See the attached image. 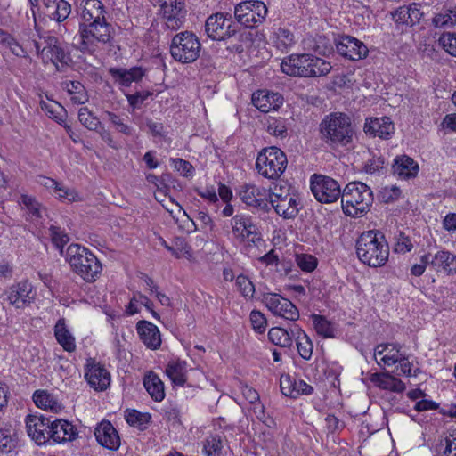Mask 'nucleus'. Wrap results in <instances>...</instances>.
<instances>
[{"instance_id":"f257e3e1","label":"nucleus","mask_w":456,"mask_h":456,"mask_svg":"<svg viewBox=\"0 0 456 456\" xmlns=\"http://www.w3.org/2000/svg\"><path fill=\"white\" fill-rule=\"evenodd\" d=\"M113 36L114 29L106 20L79 23L75 45L83 53L94 54L105 50Z\"/></svg>"},{"instance_id":"f03ea898","label":"nucleus","mask_w":456,"mask_h":456,"mask_svg":"<svg viewBox=\"0 0 456 456\" xmlns=\"http://www.w3.org/2000/svg\"><path fill=\"white\" fill-rule=\"evenodd\" d=\"M319 130L321 139L333 149L347 146L354 135L351 118L342 112L327 115L320 123Z\"/></svg>"},{"instance_id":"7ed1b4c3","label":"nucleus","mask_w":456,"mask_h":456,"mask_svg":"<svg viewBox=\"0 0 456 456\" xmlns=\"http://www.w3.org/2000/svg\"><path fill=\"white\" fill-rule=\"evenodd\" d=\"M359 260L370 267L385 265L389 256V247L385 236L379 231L362 232L356 240Z\"/></svg>"},{"instance_id":"20e7f679","label":"nucleus","mask_w":456,"mask_h":456,"mask_svg":"<svg viewBox=\"0 0 456 456\" xmlns=\"http://www.w3.org/2000/svg\"><path fill=\"white\" fill-rule=\"evenodd\" d=\"M281 69L288 76L311 77L327 75L331 65L312 54H291L282 60Z\"/></svg>"},{"instance_id":"39448f33","label":"nucleus","mask_w":456,"mask_h":456,"mask_svg":"<svg viewBox=\"0 0 456 456\" xmlns=\"http://www.w3.org/2000/svg\"><path fill=\"white\" fill-rule=\"evenodd\" d=\"M72 270L86 282H94L102 272V264L86 247L70 244L65 254Z\"/></svg>"},{"instance_id":"423d86ee","label":"nucleus","mask_w":456,"mask_h":456,"mask_svg":"<svg viewBox=\"0 0 456 456\" xmlns=\"http://www.w3.org/2000/svg\"><path fill=\"white\" fill-rule=\"evenodd\" d=\"M372 190L361 182L349 183L344 189L341 198L345 215L357 217L367 213L373 203Z\"/></svg>"},{"instance_id":"0eeeda50","label":"nucleus","mask_w":456,"mask_h":456,"mask_svg":"<svg viewBox=\"0 0 456 456\" xmlns=\"http://www.w3.org/2000/svg\"><path fill=\"white\" fill-rule=\"evenodd\" d=\"M34 45L43 63L53 64L57 71H64L72 62L67 47L53 36H40L34 41Z\"/></svg>"},{"instance_id":"6e6552de","label":"nucleus","mask_w":456,"mask_h":456,"mask_svg":"<svg viewBox=\"0 0 456 456\" xmlns=\"http://www.w3.org/2000/svg\"><path fill=\"white\" fill-rule=\"evenodd\" d=\"M287 164L285 153L274 146L263 149L256 160L258 173L268 179L279 178L286 170Z\"/></svg>"},{"instance_id":"1a4fd4ad","label":"nucleus","mask_w":456,"mask_h":456,"mask_svg":"<svg viewBox=\"0 0 456 456\" xmlns=\"http://www.w3.org/2000/svg\"><path fill=\"white\" fill-rule=\"evenodd\" d=\"M200 49L201 44L199 38L191 32L183 31L173 37L170 53L176 61L191 63L199 58Z\"/></svg>"},{"instance_id":"9d476101","label":"nucleus","mask_w":456,"mask_h":456,"mask_svg":"<svg viewBox=\"0 0 456 456\" xmlns=\"http://www.w3.org/2000/svg\"><path fill=\"white\" fill-rule=\"evenodd\" d=\"M268 9L265 4L258 0L241 2L234 7V17L238 23L247 28H255L266 18Z\"/></svg>"},{"instance_id":"9b49d317","label":"nucleus","mask_w":456,"mask_h":456,"mask_svg":"<svg viewBox=\"0 0 456 456\" xmlns=\"http://www.w3.org/2000/svg\"><path fill=\"white\" fill-rule=\"evenodd\" d=\"M311 191L321 203H332L342 198L338 183L331 177L314 174L310 181Z\"/></svg>"},{"instance_id":"f8f14e48","label":"nucleus","mask_w":456,"mask_h":456,"mask_svg":"<svg viewBox=\"0 0 456 456\" xmlns=\"http://www.w3.org/2000/svg\"><path fill=\"white\" fill-rule=\"evenodd\" d=\"M262 301L267 309L275 316L293 322L298 320L300 316L297 306L290 300L283 297L280 294L272 292L265 293Z\"/></svg>"},{"instance_id":"ddd939ff","label":"nucleus","mask_w":456,"mask_h":456,"mask_svg":"<svg viewBox=\"0 0 456 456\" xmlns=\"http://www.w3.org/2000/svg\"><path fill=\"white\" fill-rule=\"evenodd\" d=\"M232 232L235 239L241 242L256 244L261 240L256 226L249 216L238 214L231 219Z\"/></svg>"},{"instance_id":"4468645a","label":"nucleus","mask_w":456,"mask_h":456,"mask_svg":"<svg viewBox=\"0 0 456 456\" xmlns=\"http://www.w3.org/2000/svg\"><path fill=\"white\" fill-rule=\"evenodd\" d=\"M231 15L217 12L210 15L205 23V31L213 40H224L236 35V29L232 23L225 25Z\"/></svg>"},{"instance_id":"2eb2a0df","label":"nucleus","mask_w":456,"mask_h":456,"mask_svg":"<svg viewBox=\"0 0 456 456\" xmlns=\"http://www.w3.org/2000/svg\"><path fill=\"white\" fill-rule=\"evenodd\" d=\"M159 15L167 28L178 30L183 26L187 13L185 1L176 4H159Z\"/></svg>"},{"instance_id":"dca6fc26","label":"nucleus","mask_w":456,"mask_h":456,"mask_svg":"<svg viewBox=\"0 0 456 456\" xmlns=\"http://www.w3.org/2000/svg\"><path fill=\"white\" fill-rule=\"evenodd\" d=\"M8 302L17 309L29 305L36 297L33 285L28 281H21L11 286L5 292Z\"/></svg>"},{"instance_id":"f3484780","label":"nucleus","mask_w":456,"mask_h":456,"mask_svg":"<svg viewBox=\"0 0 456 456\" xmlns=\"http://www.w3.org/2000/svg\"><path fill=\"white\" fill-rule=\"evenodd\" d=\"M337 52L350 61H360L367 57L369 49L366 45L352 36H342L336 43Z\"/></svg>"},{"instance_id":"a211bd4d","label":"nucleus","mask_w":456,"mask_h":456,"mask_svg":"<svg viewBox=\"0 0 456 456\" xmlns=\"http://www.w3.org/2000/svg\"><path fill=\"white\" fill-rule=\"evenodd\" d=\"M26 428L28 436L38 445L49 440L51 419L43 415H28Z\"/></svg>"},{"instance_id":"6ab92c4d","label":"nucleus","mask_w":456,"mask_h":456,"mask_svg":"<svg viewBox=\"0 0 456 456\" xmlns=\"http://www.w3.org/2000/svg\"><path fill=\"white\" fill-rule=\"evenodd\" d=\"M429 266L436 273H442L446 275L456 274V255L442 249L435 255L428 253Z\"/></svg>"},{"instance_id":"aec40b11","label":"nucleus","mask_w":456,"mask_h":456,"mask_svg":"<svg viewBox=\"0 0 456 456\" xmlns=\"http://www.w3.org/2000/svg\"><path fill=\"white\" fill-rule=\"evenodd\" d=\"M77 12L82 23L106 20V10L100 0H78Z\"/></svg>"},{"instance_id":"412c9836","label":"nucleus","mask_w":456,"mask_h":456,"mask_svg":"<svg viewBox=\"0 0 456 456\" xmlns=\"http://www.w3.org/2000/svg\"><path fill=\"white\" fill-rule=\"evenodd\" d=\"M252 103L262 112L278 110L283 103V96L268 90H258L252 94Z\"/></svg>"},{"instance_id":"4be33fe9","label":"nucleus","mask_w":456,"mask_h":456,"mask_svg":"<svg viewBox=\"0 0 456 456\" xmlns=\"http://www.w3.org/2000/svg\"><path fill=\"white\" fill-rule=\"evenodd\" d=\"M97 442L109 450H117L120 445L119 436L113 425L107 420H102L94 430Z\"/></svg>"},{"instance_id":"5701e85b","label":"nucleus","mask_w":456,"mask_h":456,"mask_svg":"<svg viewBox=\"0 0 456 456\" xmlns=\"http://www.w3.org/2000/svg\"><path fill=\"white\" fill-rule=\"evenodd\" d=\"M404 351L398 344H380L374 349V357L379 365L393 366L400 361Z\"/></svg>"},{"instance_id":"b1692460","label":"nucleus","mask_w":456,"mask_h":456,"mask_svg":"<svg viewBox=\"0 0 456 456\" xmlns=\"http://www.w3.org/2000/svg\"><path fill=\"white\" fill-rule=\"evenodd\" d=\"M364 132L373 137L388 139L395 132V126L388 117L367 118Z\"/></svg>"},{"instance_id":"393cba45","label":"nucleus","mask_w":456,"mask_h":456,"mask_svg":"<svg viewBox=\"0 0 456 456\" xmlns=\"http://www.w3.org/2000/svg\"><path fill=\"white\" fill-rule=\"evenodd\" d=\"M280 387L281 393L292 398H297L301 395H311L314 392L313 387L302 379H297L289 374L281 376Z\"/></svg>"},{"instance_id":"a878e982","label":"nucleus","mask_w":456,"mask_h":456,"mask_svg":"<svg viewBox=\"0 0 456 456\" xmlns=\"http://www.w3.org/2000/svg\"><path fill=\"white\" fill-rule=\"evenodd\" d=\"M393 173L399 179L409 180L417 176L419 164L407 155L396 156L392 166Z\"/></svg>"},{"instance_id":"bb28decb","label":"nucleus","mask_w":456,"mask_h":456,"mask_svg":"<svg viewBox=\"0 0 456 456\" xmlns=\"http://www.w3.org/2000/svg\"><path fill=\"white\" fill-rule=\"evenodd\" d=\"M77 435V429L70 422L64 419L51 420L49 440L61 444L74 440Z\"/></svg>"},{"instance_id":"cd10ccee","label":"nucleus","mask_w":456,"mask_h":456,"mask_svg":"<svg viewBox=\"0 0 456 456\" xmlns=\"http://www.w3.org/2000/svg\"><path fill=\"white\" fill-rule=\"evenodd\" d=\"M85 377L94 390H105L110 384V373L98 363L88 364Z\"/></svg>"},{"instance_id":"c85d7f7f","label":"nucleus","mask_w":456,"mask_h":456,"mask_svg":"<svg viewBox=\"0 0 456 456\" xmlns=\"http://www.w3.org/2000/svg\"><path fill=\"white\" fill-rule=\"evenodd\" d=\"M136 330L142 342L150 349L156 350L161 345L159 330L153 323L147 321H140Z\"/></svg>"},{"instance_id":"c756f323","label":"nucleus","mask_w":456,"mask_h":456,"mask_svg":"<svg viewBox=\"0 0 456 456\" xmlns=\"http://www.w3.org/2000/svg\"><path fill=\"white\" fill-rule=\"evenodd\" d=\"M109 74L115 83L121 86L128 87L133 82H139L145 75V71L141 67H133L129 69L110 68Z\"/></svg>"},{"instance_id":"7c9ffc66","label":"nucleus","mask_w":456,"mask_h":456,"mask_svg":"<svg viewBox=\"0 0 456 456\" xmlns=\"http://www.w3.org/2000/svg\"><path fill=\"white\" fill-rule=\"evenodd\" d=\"M269 191L255 184H246L240 191L241 200L248 206L263 207L266 205Z\"/></svg>"},{"instance_id":"2f4dec72","label":"nucleus","mask_w":456,"mask_h":456,"mask_svg":"<svg viewBox=\"0 0 456 456\" xmlns=\"http://www.w3.org/2000/svg\"><path fill=\"white\" fill-rule=\"evenodd\" d=\"M47 15L52 20L61 23L71 13L72 6L68 0H42Z\"/></svg>"},{"instance_id":"473e14b6","label":"nucleus","mask_w":456,"mask_h":456,"mask_svg":"<svg viewBox=\"0 0 456 456\" xmlns=\"http://www.w3.org/2000/svg\"><path fill=\"white\" fill-rule=\"evenodd\" d=\"M370 380L380 389L394 393H402L406 388L405 384L401 379L388 372L374 373L371 375Z\"/></svg>"},{"instance_id":"72a5a7b5","label":"nucleus","mask_w":456,"mask_h":456,"mask_svg":"<svg viewBox=\"0 0 456 456\" xmlns=\"http://www.w3.org/2000/svg\"><path fill=\"white\" fill-rule=\"evenodd\" d=\"M165 372L173 384L183 387L187 380V363L181 360L170 361L167 364Z\"/></svg>"},{"instance_id":"f704fd0d","label":"nucleus","mask_w":456,"mask_h":456,"mask_svg":"<svg viewBox=\"0 0 456 456\" xmlns=\"http://www.w3.org/2000/svg\"><path fill=\"white\" fill-rule=\"evenodd\" d=\"M271 42L274 47L281 52H287L296 43L294 34L286 28H278L273 30Z\"/></svg>"},{"instance_id":"c9c22d12","label":"nucleus","mask_w":456,"mask_h":456,"mask_svg":"<svg viewBox=\"0 0 456 456\" xmlns=\"http://www.w3.org/2000/svg\"><path fill=\"white\" fill-rule=\"evenodd\" d=\"M54 336L58 343L67 352H74L76 350L75 338L67 329L65 321L59 320L54 326Z\"/></svg>"},{"instance_id":"e433bc0d","label":"nucleus","mask_w":456,"mask_h":456,"mask_svg":"<svg viewBox=\"0 0 456 456\" xmlns=\"http://www.w3.org/2000/svg\"><path fill=\"white\" fill-rule=\"evenodd\" d=\"M143 386L154 401L161 402L165 398L164 383L155 373L150 372L144 377Z\"/></svg>"},{"instance_id":"4c0bfd02","label":"nucleus","mask_w":456,"mask_h":456,"mask_svg":"<svg viewBox=\"0 0 456 456\" xmlns=\"http://www.w3.org/2000/svg\"><path fill=\"white\" fill-rule=\"evenodd\" d=\"M33 401L37 407L53 412H58L61 409L54 395L45 390H37L33 395Z\"/></svg>"},{"instance_id":"58836bf2","label":"nucleus","mask_w":456,"mask_h":456,"mask_svg":"<svg viewBox=\"0 0 456 456\" xmlns=\"http://www.w3.org/2000/svg\"><path fill=\"white\" fill-rule=\"evenodd\" d=\"M432 24L436 28H451L456 24V6L444 7L432 20Z\"/></svg>"},{"instance_id":"ea45409f","label":"nucleus","mask_w":456,"mask_h":456,"mask_svg":"<svg viewBox=\"0 0 456 456\" xmlns=\"http://www.w3.org/2000/svg\"><path fill=\"white\" fill-rule=\"evenodd\" d=\"M311 318L314 330L318 335L325 338H335L337 330L333 322L329 321L326 317L319 314H313Z\"/></svg>"},{"instance_id":"a19ab883","label":"nucleus","mask_w":456,"mask_h":456,"mask_svg":"<svg viewBox=\"0 0 456 456\" xmlns=\"http://www.w3.org/2000/svg\"><path fill=\"white\" fill-rule=\"evenodd\" d=\"M273 208L279 216L286 219L293 218L298 213L297 197L293 195L287 200L284 199L281 202H277Z\"/></svg>"},{"instance_id":"79ce46f5","label":"nucleus","mask_w":456,"mask_h":456,"mask_svg":"<svg viewBox=\"0 0 456 456\" xmlns=\"http://www.w3.org/2000/svg\"><path fill=\"white\" fill-rule=\"evenodd\" d=\"M0 45L8 48L17 57H28L27 50L12 36L4 30H0Z\"/></svg>"},{"instance_id":"37998d69","label":"nucleus","mask_w":456,"mask_h":456,"mask_svg":"<svg viewBox=\"0 0 456 456\" xmlns=\"http://www.w3.org/2000/svg\"><path fill=\"white\" fill-rule=\"evenodd\" d=\"M269 340L281 347H290L292 346V338L289 332L281 327H273L268 331Z\"/></svg>"},{"instance_id":"c03bdc74","label":"nucleus","mask_w":456,"mask_h":456,"mask_svg":"<svg viewBox=\"0 0 456 456\" xmlns=\"http://www.w3.org/2000/svg\"><path fill=\"white\" fill-rule=\"evenodd\" d=\"M400 366L401 373L406 377H417L421 370L416 359L407 354L405 352L397 362Z\"/></svg>"},{"instance_id":"a18cd8bd","label":"nucleus","mask_w":456,"mask_h":456,"mask_svg":"<svg viewBox=\"0 0 456 456\" xmlns=\"http://www.w3.org/2000/svg\"><path fill=\"white\" fill-rule=\"evenodd\" d=\"M65 88L70 95V99L74 103L83 104L87 101V94L84 86L78 81H67Z\"/></svg>"},{"instance_id":"49530a36","label":"nucleus","mask_w":456,"mask_h":456,"mask_svg":"<svg viewBox=\"0 0 456 456\" xmlns=\"http://www.w3.org/2000/svg\"><path fill=\"white\" fill-rule=\"evenodd\" d=\"M40 107L42 110L52 119L55 120L59 124L65 122L64 116L65 110L63 107L56 102H47L45 101L40 102Z\"/></svg>"},{"instance_id":"de8ad7c7","label":"nucleus","mask_w":456,"mask_h":456,"mask_svg":"<svg viewBox=\"0 0 456 456\" xmlns=\"http://www.w3.org/2000/svg\"><path fill=\"white\" fill-rule=\"evenodd\" d=\"M125 419L130 426L137 427L144 430L151 419L150 413H142L136 410H128L126 411Z\"/></svg>"},{"instance_id":"09e8293b","label":"nucleus","mask_w":456,"mask_h":456,"mask_svg":"<svg viewBox=\"0 0 456 456\" xmlns=\"http://www.w3.org/2000/svg\"><path fill=\"white\" fill-rule=\"evenodd\" d=\"M168 251L175 257L182 258L184 257L186 259H191L192 257L191 248L186 242V240L183 238L177 237L175 238Z\"/></svg>"},{"instance_id":"8fccbe9b","label":"nucleus","mask_w":456,"mask_h":456,"mask_svg":"<svg viewBox=\"0 0 456 456\" xmlns=\"http://www.w3.org/2000/svg\"><path fill=\"white\" fill-rule=\"evenodd\" d=\"M267 132L273 136L285 137L287 134V122L284 118L269 117L266 124Z\"/></svg>"},{"instance_id":"3c124183","label":"nucleus","mask_w":456,"mask_h":456,"mask_svg":"<svg viewBox=\"0 0 456 456\" xmlns=\"http://www.w3.org/2000/svg\"><path fill=\"white\" fill-rule=\"evenodd\" d=\"M78 119L85 127L92 131H96L101 126L99 118L87 107L80 108Z\"/></svg>"},{"instance_id":"603ef678","label":"nucleus","mask_w":456,"mask_h":456,"mask_svg":"<svg viewBox=\"0 0 456 456\" xmlns=\"http://www.w3.org/2000/svg\"><path fill=\"white\" fill-rule=\"evenodd\" d=\"M53 194L62 202H76L81 200V197L75 189L67 187L61 183L56 186Z\"/></svg>"},{"instance_id":"864d4df0","label":"nucleus","mask_w":456,"mask_h":456,"mask_svg":"<svg viewBox=\"0 0 456 456\" xmlns=\"http://www.w3.org/2000/svg\"><path fill=\"white\" fill-rule=\"evenodd\" d=\"M295 261L297 265L305 273L314 272L318 265V259L310 254H296Z\"/></svg>"},{"instance_id":"5fc2aeb1","label":"nucleus","mask_w":456,"mask_h":456,"mask_svg":"<svg viewBox=\"0 0 456 456\" xmlns=\"http://www.w3.org/2000/svg\"><path fill=\"white\" fill-rule=\"evenodd\" d=\"M223 444L218 436H211L206 439L203 445V452L206 456H220Z\"/></svg>"},{"instance_id":"6e6d98bb","label":"nucleus","mask_w":456,"mask_h":456,"mask_svg":"<svg viewBox=\"0 0 456 456\" xmlns=\"http://www.w3.org/2000/svg\"><path fill=\"white\" fill-rule=\"evenodd\" d=\"M16 446V441L13 439L10 428L0 427V452L9 453Z\"/></svg>"},{"instance_id":"4d7b16f0","label":"nucleus","mask_w":456,"mask_h":456,"mask_svg":"<svg viewBox=\"0 0 456 456\" xmlns=\"http://www.w3.org/2000/svg\"><path fill=\"white\" fill-rule=\"evenodd\" d=\"M236 286L244 297L252 298L255 294V286L248 276L240 274L236 278Z\"/></svg>"},{"instance_id":"13d9d810","label":"nucleus","mask_w":456,"mask_h":456,"mask_svg":"<svg viewBox=\"0 0 456 456\" xmlns=\"http://www.w3.org/2000/svg\"><path fill=\"white\" fill-rule=\"evenodd\" d=\"M293 195L295 194L290 192L289 186L275 185L272 192H269L268 198L272 207H273L277 204V202H281L282 200H284V199L287 200L289 199V197H291Z\"/></svg>"},{"instance_id":"bf43d9fd","label":"nucleus","mask_w":456,"mask_h":456,"mask_svg":"<svg viewBox=\"0 0 456 456\" xmlns=\"http://www.w3.org/2000/svg\"><path fill=\"white\" fill-rule=\"evenodd\" d=\"M392 20L397 27L406 26L411 27L410 23V12L407 5H403L390 12Z\"/></svg>"},{"instance_id":"052dcab7","label":"nucleus","mask_w":456,"mask_h":456,"mask_svg":"<svg viewBox=\"0 0 456 456\" xmlns=\"http://www.w3.org/2000/svg\"><path fill=\"white\" fill-rule=\"evenodd\" d=\"M104 116L113 125L117 131L126 135L132 134L133 128L125 124L121 117L111 111H105Z\"/></svg>"},{"instance_id":"680f3d73","label":"nucleus","mask_w":456,"mask_h":456,"mask_svg":"<svg viewBox=\"0 0 456 456\" xmlns=\"http://www.w3.org/2000/svg\"><path fill=\"white\" fill-rule=\"evenodd\" d=\"M49 231L53 243L56 246V248L61 249V252L62 253L63 246L69 240L68 234L60 227L55 225H51Z\"/></svg>"},{"instance_id":"e2e57ef3","label":"nucleus","mask_w":456,"mask_h":456,"mask_svg":"<svg viewBox=\"0 0 456 456\" xmlns=\"http://www.w3.org/2000/svg\"><path fill=\"white\" fill-rule=\"evenodd\" d=\"M173 167L183 176L191 177L194 174L193 166L187 160L183 159H171Z\"/></svg>"},{"instance_id":"0e129e2a","label":"nucleus","mask_w":456,"mask_h":456,"mask_svg":"<svg viewBox=\"0 0 456 456\" xmlns=\"http://www.w3.org/2000/svg\"><path fill=\"white\" fill-rule=\"evenodd\" d=\"M299 355L305 360H310L313 354L314 346L308 336H303L296 341Z\"/></svg>"},{"instance_id":"69168bd1","label":"nucleus","mask_w":456,"mask_h":456,"mask_svg":"<svg viewBox=\"0 0 456 456\" xmlns=\"http://www.w3.org/2000/svg\"><path fill=\"white\" fill-rule=\"evenodd\" d=\"M442 47L451 55L456 56V34L445 33L439 38Z\"/></svg>"},{"instance_id":"338daca9","label":"nucleus","mask_w":456,"mask_h":456,"mask_svg":"<svg viewBox=\"0 0 456 456\" xmlns=\"http://www.w3.org/2000/svg\"><path fill=\"white\" fill-rule=\"evenodd\" d=\"M250 322L252 323L253 329L262 334L265 332L267 325L266 318L265 315L256 310H253L250 313Z\"/></svg>"},{"instance_id":"774afa93","label":"nucleus","mask_w":456,"mask_h":456,"mask_svg":"<svg viewBox=\"0 0 456 456\" xmlns=\"http://www.w3.org/2000/svg\"><path fill=\"white\" fill-rule=\"evenodd\" d=\"M441 445H444L443 456H456V430H452Z\"/></svg>"}]
</instances>
